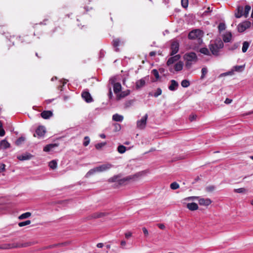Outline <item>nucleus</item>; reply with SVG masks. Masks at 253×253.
Here are the masks:
<instances>
[{
  "label": "nucleus",
  "instance_id": "bb28decb",
  "mask_svg": "<svg viewBox=\"0 0 253 253\" xmlns=\"http://www.w3.org/2000/svg\"><path fill=\"white\" fill-rule=\"evenodd\" d=\"M250 45V43L247 42L245 41L243 43V46H242V52L245 53L246 52Z\"/></svg>",
  "mask_w": 253,
  "mask_h": 253
},
{
  "label": "nucleus",
  "instance_id": "9b49d317",
  "mask_svg": "<svg viewBox=\"0 0 253 253\" xmlns=\"http://www.w3.org/2000/svg\"><path fill=\"white\" fill-rule=\"evenodd\" d=\"M181 58V55L180 54H176L172 56L171 57H169L167 62V65L169 67H171V66H172V64L175 63V62L178 61Z\"/></svg>",
  "mask_w": 253,
  "mask_h": 253
},
{
  "label": "nucleus",
  "instance_id": "13d9d810",
  "mask_svg": "<svg viewBox=\"0 0 253 253\" xmlns=\"http://www.w3.org/2000/svg\"><path fill=\"white\" fill-rule=\"evenodd\" d=\"M232 99L227 98L225 99V101H224V103H225V104H228L231 103L232 102Z\"/></svg>",
  "mask_w": 253,
  "mask_h": 253
},
{
  "label": "nucleus",
  "instance_id": "f257e3e1",
  "mask_svg": "<svg viewBox=\"0 0 253 253\" xmlns=\"http://www.w3.org/2000/svg\"><path fill=\"white\" fill-rule=\"evenodd\" d=\"M183 59L185 61V68L187 69H190L192 65L196 63L198 60V57L194 52L186 53L183 55Z\"/></svg>",
  "mask_w": 253,
  "mask_h": 253
},
{
  "label": "nucleus",
  "instance_id": "603ef678",
  "mask_svg": "<svg viewBox=\"0 0 253 253\" xmlns=\"http://www.w3.org/2000/svg\"><path fill=\"white\" fill-rule=\"evenodd\" d=\"M212 11V10L210 9V7H208L206 10H205L203 12V15L204 16H207L209 13H211Z\"/></svg>",
  "mask_w": 253,
  "mask_h": 253
},
{
  "label": "nucleus",
  "instance_id": "a19ab883",
  "mask_svg": "<svg viewBox=\"0 0 253 253\" xmlns=\"http://www.w3.org/2000/svg\"><path fill=\"white\" fill-rule=\"evenodd\" d=\"M226 26L224 23H220L218 26L219 31L221 32L225 29Z\"/></svg>",
  "mask_w": 253,
  "mask_h": 253
},
{
  "label": "nucleus",
  "instance_id": "58836bf2",
  "mask_svg": "<svg viewBox=\"0 0 253 253\" xmlns=\"http://www.w3.org/2000/svg\"><path fill=\"white\" fill-rule=\"evenodd\" d=\"M31 223V221L30 220H27L25 221L21 222L18 223V225L19 227H23L26 225H28Z\"/></svg>",
  "mask_w": 253,
  "mask_h": 253
},
{
  "label": "nucleus",
  "instance_id": "473e14b6",
  "mask_svg": "<svg viewBox=\"0 0 253 253\" xmlns=\"http://www.w3.org/2000/svg\"><path fill=\"white\" fill-rule=\"evenodd\" d=\"M202 75L200 79L203 80L205 78V76L208 73V69L206 67H203L201 70Z\"/></svg>",
  "mask_w": 253,
  "mask_h": 253
},
{
  "label": "nucleus",
  "instance_id": "6e6d98bb",
  "mask_svg": "<svg viewBox=\"0 0 253 253\" xmlns=\"http://www.w3.org/2000/svg\"><path fill=\"white\" fill-rule=\"evenodd\" d=\"M130 92L129 90H127L124 92L122 93L121 96L122 97H125L129 94Z\"/></svg>",
  "mask_w": 253,
  "mask_h": 253
},
{
  "label": "nucleus",
  "instance_id": "680f3d73",
  "mask_svg": "<svg viewBox=\"0 0 253 253\" xmlns=\"http://www.w3.org/2000/svg\"><path fill=\"white\" fill-rule=\"evenodd\" d=\"M197 198H198V197L192 196V197H189L187 198L186 199L189 200H194V199H196Z\"/></svg>",
  "mask_w": 253,
  "mask_h": 253
},
{
  "label": "nucleus",
  "instance_id": "0e129e2a",
  "mask_svg": "<svg viewBox=\"0 0 253 253\" xmlns=\"http://www.w3.org/2000/svg\"><path fill=\"white\" fill-rule=\"evenodd\" d=\"M165 228V226L163 224H159V229H164Z\"/></svg>",
  "mask_w": 253,
  "mask_h": 253
},
{
  "label": "nucleus",
  "instance_id": "aec40b11",
  "mask_svg": "<svg viewBox=\"0 0 253 253\" xmlns=\"http://www.w3.org/2000/svg\"><path fill=\"white\" fill-rule=\"evenodd\" d=\"M187 208L191 211L197 210L198 209V206L196 203H188Z\"/></svg>",
  "mask_w": 253,
  "mask_h": 253
},
{
  "label": "nucleus",
  "instance_id": "7c9ffc66",
  "mask_svg": "<svg viewBox=\"0 0 253 253\" xmlns=\"http://www.w3.org/2000/svg\"><path fill=\"white\" fill-rule=\"evenodd\" d=\"M239 46H240V43L239 42H236V43H234L232 45L229 46L228 49L229 50L233 51V50L236 49L237 48H238V47Z\"/></svg>",
  "mask_w": 253,
  "mask_h": 253
},
{
  "label": "nucleus",
  "instance_id": "7ed1b4c3",
  "mask_svg": "<svg viewBox=\"0 0 253 253\" xmlns=\"http://www.w3.org/2000/svg\"><path fill=\"white\" fill-rule=\"evenodd\" d=\"M251 9V7L249 5H246L245 8L243 6L238 5L236 10V12L235 13V17L240 18L243 16L245 18L248 17Z\"/></svg>",
  "mask_w": 253,
  "mask_h": 253
},
{
  "label": "nucleus",
  "instance_id": "4468645a",
  "mask_svg": "<svg viewBox=\"0 0 253 253\" xmlns=\"http://www.w3.org/2000/svg\"><path fill=\"white\" fill-rule=\"evenodd\" d=\"M83 98L87 103L93 101V99L90 94L88 91H83L82 93Z\"/></svg>",
  "mask_w": 253,
  "mask_h": 253
},
{
  "label": "nucleus",
  "instance_id": "864d4df0",
  "mask_svg": "<svg viewBox=\"0 0 253 253\" xmlns=\"http://www.w3.org/2000/svg\"><path fill=\"white\" fill-rule=\"evenodd\" d=\"M63 244H64L63 243L61 244H54V245H51V246H48V247H46V249L53 248H54V247H57V246H59L62 245Z\"/></svg>",
  "mask_w": 253,
  "mask_h": 253
},
{
  "label": "nucleus",
  "instance_id": "20e7f679",
  "mask_svg": "<svg viewBox=\"0 0 253 253\" xmlns=\"http://www.w3.org/2000/svg\"><path fill=\"white\" fill-rule=\"evenodd\" d=\"M202 31L199 29H195L192 30L190 32H189L188 37L189 39L190 40H194L196 39H198L199 43L202 42V40L201 39L200 37L201 35Z\"/></svg>",
  "mask_w": 253,
  "mask_h": 253
},
{
  "label": "nucleus",
  "instance_id": "c9c22d12",
  "mask_svg": "<svg viewBox=\"0 0 253 253\" xmlns=\"http://www.w3.org/2000/svg\"><path fill=\"white\" fill-rule=\"evenodd\" d=\"M54 146L55 145L52 144L47 145L44 147L43 151L45 152H49L51 149L54 148Z\"/></svg>",
  "mask_w": 253,
  "mask_h": 253
},
{
  "label": "nucleus",
  "instance_id": "6ab92c4d",
  "mask_svg": "<svg viewBox=\"0 0 253 253\" xmlns=\"http://www.w3.org/2000/svg\"><path fill=\"white\" fill-rule=\"evenodd\" d=\"M32 157V155L31 154L26 153L18 156L17 158L20 161H25L30 159Z\"/></svg>",
  "mask_w": 253,
  "mask_h": 253
},
{
  "label": "nucleus",
  "instance_id": "72a5a7b5",
  "mask_svg": "<svg viewBox=\"0 0 253 253\" xmlns=\"http://www.w3.org/2000/svg\"><path fill=\"white\" fill-rule=\"evenodd\" d=\"M96 172H98V171H97V168L96 167L94 168L93 169H90L86 173V176H89L91 175H92L94 174Z\"/></svg>",
  "mask_w": 253,
  "mask_h": 253
},
{
  "label": "nucleus",
  "instance_id": "b1692460",
  "mask_svg": "<svg viewBox=\"0 0 253 253\" xmlns=\"http://www.w3.org/2000/svg\"><path fill=\"white\" fill-rule=\"evenodd\" d=\"M199 51L205 55H208V56H211V51L210 50H209V49L207 47H202V48H201L199 50Z\"/></svg>",
  "mask_w": 253,
  "mask_h": 253
},
{
  "label": "nucleus",
  "instance_id": "052dcab7",
  "mask_svg": "<svg viewBox=\"0 0 253 253\" xmlns=\"http://www.w3.org/2000/svg\"><path fill=\"white\" fill-rule=\"evenodd\" d=\"M126 242L125 241L123 240L121 242V245L122 246V249H125L124 247L126 246Z\"/></svg>",
  "mask_w": 253,
  "mask_h": 253
},
{
  "label": "nucleus",
  "instance_id": "774afa93",
  "mask_svg": "<svg viewBox=\"0 0 253 253\" xmlns=\"http://www.w3.org/2000/svg\"><path fill=\"white\" fill-rule=\"evenodd\" d=\"M100 137L102 138H105L106 137V135L104 134H101L100 135Z\"/></svg>",
  "mask_w": 253,
  "mask_h": 253
},
{
  "label": "nucleus",
  "instance_id": "49530a36",
  "mask_svg": "<svg viewBox=\"0 0 253 253\" xmlns=\"http://www.w3.org/2000/svg\"><path fill=\"white\" fill-rule=\"evenodd\" d=\"M105 215L104 213L103 212H99V213H96L94 214L93 217L94 218H99L101 217H102Z\"/></svg>",
  "mask_w": 253,
  "mask_h": 253
},
{
  "label": "nucleus",
  "instance_id": "f3484780",
  "mask_svg": "<svg viewBox=\"0 0 253 253\" xmlns=\"http://www.w3.org/2000/svg\"><path fill=\"white\" fill-rule=\"evenodd\" d=\"M211 203V201L209 198H200L199 204L201 206H208Z\"/></svg>",
  "mask_w": 253,
  "mask_h": 253
},
{
  "label": "nucleus",
  "instance_id": "a211bd4d",
  "mask_svg": "<svg viewBox=\"0 0 253 253\" xmlns=\"http://www.w3.org/2000/svg\"><path fill=\"white\" fill-rule=\"evenodd\" d=\"M41 117L44 119H48L52 116L51 111H44L41 114Z\"/></svg>",
  "mask_w": 253,
  "mask_h": 253
},
{
  "label": "nucleus",
  "instance_id": "c03bdc74",
  "mask_svg": "<svg viewBox=\"0 0 253 253\" xmlns=\"http://www.w3.org/2000/svg\"><path fill=\"white\" fill-rule=\"evenodd\" d=\"M25 141V138L23 137H19L16 141V144L17 145H20L22 142Z\"/></svg>",
  "mask_w": 253,
  "mask_h": 253
},
{
  "label": "nucleus",
  "instance_id": "4d7b16f0",
  "mask_svg": "<svg viewBox=\"0 0 253 253\" xmlns=\"http://www.w3.org/2000/svg\"><path fill=\"white\" fill-rule=\"evenodd\" d=\"M233 73V71H228V72H225V73H224L223 74H222L221 75V76H227V75H232Z\"/></svg>",
  "mask_w": 253,
  "mask_h": 253
},
{
  "label": "nucleus",
  "instance_id": "423d86ee",
  "mask_svg": "<svg viewBox=\"0 0 253 253\" xmlns=\"http://www.w3.org/2000/svg\"><path fill=\"white\" fill-rule=\"evenodd\" d=\"M183 65V62L181 61H179L173 66L172 65L169 67V70L171 73H174V71L179 72L182 70Z\"/></svg>",
  "mask_w": 253,
  "mask_h": 253
},
{
  "label": "nucleus",
  "instance_id": "e433bc0d",
  "mask_svg": "<svg viewBox=\"0 0 253 253\" xmlns=\"http://www.w3.org/2000/svg\"><path fill=\"white\" fill-rule=\"evenodd\" d=\"M170 187L172 190H176L179 188V185L176 182H173L170 184Z\"/></svg>",
  "mask_w": 253,
  "mask_h": 253
},
{
  "label": "nucleus",
  "instance_id": "ddd939ff",
  "mask_svg": "<svg viewBox=\"0 0 253 253\" xmlns=\"http://www.w3.org/2000/svg\"><path fill=\"white\" fill-rule=\"evenodd\" d=\"M45 132V127L43 126H40L37 128L34 136H38L39 138L42 137L44 135Z\"/></svg>",
  "mask_w": 253,
  "mask_h": 253
},
{
  "label": "nucleus",
  "instance_id": "9d476101",
  "mask_svg": "<svg viewBox=\"0 0 253 253\" xmlns=\"http://www.w3.org/2000/svg\"><path fill=\"white\" fill-rule=\"evenodd\" d=\"M113 166L109 163L101 165L98 167H96L97 171L98 172H104L108 170L111 168H113Z\"/></svg>",
  "mask_w": 253,
  "mask_h": 253
},
{
  "label": "nucleus",
  "instance_id": "4c0bfd02",
  "mask_svg": "<svg viewBox=\"0 0 253 253\" xmlns=\"http://www.w3.org/2000/svg\"><path fill=\"white\" fill-rule=\"evenodd\" d=\"M234 192L236 193H244L246 192V189L245 188L234 189Z\"/></svg>",
  "mask_w": 253,
  "mask_h": 253
},
{
  "label": "nucleus",
  "instance_id": "a18cd8bd",
  "mask_svg": "<svg viewBox=\"0 0 253 253\" xmlns=\"http://www.w3.org/2000/svg\"><path fill=\"white\" fill-rule=\"evenodd\" d=\"M4 134H5V131L2 128V123L0 121V136H3L4 135Z\"/></svg>",
  "mask_w": 253,
  "mask_h": 253
},
{
  "label": "nucleus",
  "instance_id": "f704fd0d",
  "mask_svg": "<svg viewBox=\"0 0 253 253\" xmlns=\"http://www.w3.org/2000/svg\"><path fill=\"white\" fill-rule=\"evenodd\" d=\"M57 162L55 160H52L49 163V167L52 169H55L57 167Z\"/></svg>",
  "mask_w": 253,
  "mask_h": 253
},
{
  "label": "nucleus",
  "instance_id": "8fccbe9b",
  "mask_svg": "<svg viewBox=\"0 0 253 253\" xmlns=\"http://www.w3.org/2000/svg\"><path fill=\"white\" fill-rule=\"evenodd\" d=\"M152 73L154 74L155 76L156 79L157 80L158 79V71L156 69H153L152 71Z\"/></svg>",
  "mask_w": 253,
  "mask_h": 253
},
{
  "label": "nucleus",
  "instance_id": "338daca9",
  "mask_svg": "<svg viewBox=\"0 0 253 253\" xmlns=\"http://www.w3.org/2000/svg\"><path fill=\"white\" fill-rule=\"evenodd\" d=\"M169 0H163V2L165 4H168L169 3Z\"/></svg>",
  "mask_w": 253,
  "mask_h": 253
},
{
  "label": "nucleus",
  "instance_id": "69168bd1",
  "mask_svg": "<svg viewBox=\"0 0 253 253\" xmlns=\"http://www.w3.org/2000/svg\"><path fill=\"white\" fill-rule=\"evenodd\" d=\"M156 52L155 51H151L150 52L149 55L150 56H154L156 55Z\"/></svg>",
  "mask_w": 253,
  "mask_h": 253
},
{
  "label": "nucleus",
  "instance_id": "dca6fc26",
  "mask_svg": "<svg viewBox=\"0 0 253 253\" xmlns=\"http://www.w3.org/2000/svg\"><path fill=\"white\" fill-rule=\"evenodd\" d=\"M146 80H148V77H144L138 80L136 82V87L137 88H140L144 86L145 84V82Z\"/></svg>",
  "mask_w": 253,
  "mask_h": 253
},
{
  "label": "nucleus",
  "instance_id": "0eeeda50",
  "mask_svg": "<svg viewBox=\"0 0 253 253\" xmlns=\"http://www.w3.org/2000/svg\"><path fill=\"white\" fill-rule=\"evenodd\" d=\"M251 25V22L249 21H245L240 23L237 26L238 31L240 33L244 32L247 29L250 27Z\"/></svg>",
  "mask_w": 253,
  "mask_h": 253
},
{
  "label": "nucleus",
  "instance_id": "5fc2aeb1",
  "mask_svg": "<svg viewBox=\"0 0 253 253\" xmlns=\"http://www.w3.org/2000/svg\"><path fill=\"white\" fill-rule=\"evenodd\" d=\"M125 237L128 239L132 236V233L131 232H127L125 234Z\"/></svg>",
  "mask_w": 253,
  "mask_h": 253
},
{
  "label": "nucleus",
  "instance_id": "f8f14e48",
  "mask_svg": "<svg viewBox=\"0 0 253 253\" xmlns=\"http://www.w3.org/2000/svg\"><path fill=\"white\" fill-rule=\"evenodd\" d=\"M120 177V176L119 175H114V176L110 178L108 180V181L110 182H114L117 181H119L120 184H123L125 181L129 180L130 178L129 177L124 178L123 179H121V180H119V178Z\"/></svg>",
  "mask_w": 253,
  "mask_h": 253
},
{
  "label": "nucleus",
  "instance_id": "a878e982",
  "mask_svg": "<svg viewBox=\"0 0 253 253\" xmlns=\"http://www.w3.org/2000/svg\"><path fill=\"white\" fill-rule=\"evenodd\" d=\"M120 42V41L119 39H115L113 41V45L116 48L115 51L117 52L119 51V48L118 46L119 45Z\"/></svg>",
  "mask_w": 253,
  "mask_h": 253
},
{
  "label": "nucleus",
  "instance_id": "79ce46f5",
  "mask_svg": "<svg viewBox=\"0 0 253 253\" xmlns=\"http://www.w3.org/2000/svg\"><path fill=\"white\" fill-rule=\"evenodd\" d=\"M106 144V142L99 143L95 145V147L97 149H100Z\"/></svg>",
  "mask_w": 253,
  "mask_h": 253
},
{
  "label": "nucleus",
  "instance_id": "cd10ccee",
  "mask_svg": "<svg viewBox=\"0 0 253 253\" xmlns=\"http://www.w3.org/2000/svg\"><path fill=\"white\" fill-rule=\"evenodd\" d=\"M234 71L236 72H242L245 68V65H236L233 67Z\"/></svg>",
  "mask_w": 253,
  "mask_h": 253
},
{
  "label": "nucleus",
  "instance_id": "412c9836",
  "mask_svg": "<svg viewBox=\"0 0 253 253\" xmlns=\"http://www.w3.org/2000/svg\"><path fill=\"white\" fill-rule=\"evenodd\" d=\"M122 89V85L120 83H116L113 85V90L115 93H118L120 92Z\"/></svg>",
  "mask_w": 253,
  "mask_h": 253
},
{
  "label": "nucleus",
  "instance_id": "3c124183",
  "mask_svg": "<svg viewBox=\"0 0 253 253\" xmlns=\"http://www.w3.org/2000/svg\"><path fill=\"white\" fill-rule=\"evenodd\" d=\"M5 165L3 164H0V172H2L5 170Z\"/></svg>",
  "mask_w": 253,
  "mask_h": 253
},
{
  "label": "nucleus",
  "instance_id": "c85d7f7f",
  "mask_svg": "<svg viewBox=\"0 0 253 253\" xmlns=\"http://www.w3.org/2000/svg\"><path fill=\"white\" fill-rule=\"evenodd\" d=\"M31 215V213L30 212H27L21 214L19 216V219H24L29 217Z\"/></svg>",
  "mask_w": 253,
  "mask_h": 253
},
{
  "label": "nucleus",
  "instance_id": "bf43d9fd",
  "mask_svg": "<svg viewBox=\"0 0 253 253\" xmlns=\"http://www.w3.org/2000/svg\"><path fill=\"white\" fill-rule=\"evenodd\" d=\"M142 231L145 236H147L148 235V231L145 227H143L142 228Z\"/></svg>",
  "mask_w": 253,
  "mask_h": 253
},
{
  "label": "nucleus",
  "instance_id": "2eb2a0df",
  "mask_svg": "<svg viewBox=\"0 0 253 253\" xmlns=\"http://www.w3.org/2000/svg\"><path fill=\"white\" fill-rule=\"evenodd\" d=\"M170 84L168 88L170 91H175L177 89L179 84L178 83L174 80H171L170 81Z\"/></svg>",
  "mask_w": 253,
  "mask_h": 253
},
{
  "label": "nucleus",
  "instance_id": "c756f323",
  "mask_svg": "<svg viewBox=\"0 0 253 253\" xmlns=\"http://www.w3.org/2000/svg\"><path fill=\"white\" fill-rule=\"evenodd\" d=\"M117 151L120 154L124 153L126 151V147L124 145H121L118 147Z\"/></svg>",
  "mask_w": 253,
  "mask_h": 253
},
{
  "label": "nucleus",
  "instance_id": "37998d69",
  "mask_svg": "<svg viewBox=\"0 0 253 253\" xmlns=\"http://www.w3.org/2000/svg\"><path fill=\"white\" fill-rule=\"evenodd\" d=\"M181 5L184 8H187L188 5V0H181Z\"/></svg>",
  "mask_w": 253,
  "mask_h": 253
},
{
  "label": "nucleus",
  "instance_id": "393cba45",
  "mask_svg": "<svg viewBox=\"0 0 253 253\" xmlns=\"http://www.w3.org/2000/svg\"><path fill=\"white\" fill-rule=\"evenodd\" d=\"M0 146L3 149H6L10 147V144L5 139H4L0 141Z\"/></svg>",
  "mask_w": 253,
  "mask_h": 253
},
{
  "label": "nucleus",
  "instance_id": "e2e57ef3",
  "mask_svg": "<svg viewBox=\"0 0 253 253\" xmlns=\"http://www.w3.org/2000/svg\"><path fill=\"white\" fill-rule=\"evenodd\" d=\"M103 244L102 243H99L97 244V247L98 248H102L103 247Z\"/></svg>",
  "mask_w": 253,
  "mask_h": 253
},
{
  "label": "nucleus",
  "instance_id": "ea45409f",
  "mask_svg": "<svg viewBox=\"0 0 253 253\" xmlns=\"http://www.w3.org/2000/svg\"><path fill=\"white\" fill-rule=\"evenodd\" d=\"M90 142V138L88 136H85L84 138V141L83 142V145L84 146H87Z\"/></svg>",
  "mask_w": 253,
  "mask_h": 253
},
{
  "label": "nucleus",
  "instance_id": "5701e85b",
  "mask_svg": "<svg viewBox=\"0 0 253 253\" xmlns=\"http://www.w3.org/2000/svg\"><path fill=\"white\" fill-rule=\"evenodd\" d=\"M124 117L122 115L118 114H115L113 116L112 119L116 122H122Z\"/></svg>",
  "mask_w": 253,
  "mask_h": 253
},
{
  "label": "nucleus",
  "instance_id": "39448f33",
  "mask_svg": "<svg viewBox=\"0 0 253 253\" xmlns=\"http://www.w3.org/2000/svg\"><path fill=\"white\" fill-rule=\"evenodd\" d=\"M148 115L145 114L141 119L136 122L137 128L139 129H144L146 126Z\"/></svg>",
  "mask_w": 253,
  "mask_h": 253
},
{
  "label": "nucleus",
  "instance_id": "2f4dec72",
  "mask_svg": "<svg viewBox=\"0 0 253 253\" xmlns=\"http://www.w3.org/2000/svg\"><path fill=\"white\" fill-rule=\"evenodd\" d=\"M190 84V82L187 80H183L181 83V85L183 87H188Z\"/></svg>",
  "mask_w": 253,
  "mask_h": 253
},
{
  "label": "nucleus",
  "instance_id": "1a4fd4ad",
  "mask_svg": "<svg viewBox=\"0 0 253 253\" xmlns=\"http://www.w3.org/2000/svg\"><path fill=\"white\" fill-rule=\"evenodd\" d=\"M29 245L28 243H25L24 244H18V243H14L12 244H6L4 246L1 247V249H11L14 248H21V247H26L28 246Z\"/></svg>",
  "mask_w": 253,
  "mask_h": 253
},
{
  "label": "nucleus",
  "instance_id": "f03ea898",
  "mask_svg": "<svg viewBox=\"0 0 253 253\" xmlns=\"http://www.w3.org/2000/svg\"><path fill=\"white\" fill-rule=\"evenodd\" d=\"M224 47L223 41L220 39H216L213 43H210L209 48L212 55L218 56L220 49Z\"/></svg>",
  "mask_w": 253,
  "mask_h": 253
},
{
  "label": "nucleus",
  "instance_id": "de8ad7c7",
  "mask_svg": "<svg viewBox=\"0 0 253 253\" xmlns=\"http://www.w3.org/2000/svg\"><path fill=\"white\" fill-rule=\"evenodd\" d=\"M197 115L195 114H191L189 116V119L190 122H193V121H195L196 119Z\"/></svg>",
  "mask_w": 253,
  "mask_h": 253
},
{
  "label": "nucleus",
  "instance_id": "6e6552de",
  "mask_svg": "<svg viewBox=\"0 0 253 253\" xmlns=\"http://www.w3.org/2000/svg\"><path fill=\"white\" fill-rule=\"evenodd\" d=\"M179 48V43L178 41H173L170 46V52L169 55L170 56H173L176 54L178 51Z\"/></svg>",
  "mask_w": 253,
  "mask_h": 253
},
{
  "label": "nucleus",
  "instance_id": "09e8293b",
  "mask_svg": "<svg viewBox=\"0 0 253 253\" xmlns=\"http://www.w3.org/2000/svg\"><path fill=\"white\" fill-rule=\"evenodd\" d=\"M215 189V187L213 185L209 186L206 187V190L208 192H212Z\"/></svg>",
  "mask_w": 253,
  "mask_h": 253
},
{
  "label": "nucleus",
  "instance_id": "4be33fe9",
  "mask_svg": "<svg viewBox=\"0 0 253 253\" xmlns=\"http://www.w3.org/2000/svg\"><path fill=\"white\" fill-rule=\"evenodd\" d=\"M232 38V34L231 32H228L226 34L224 35L223 36V42L226 43L230 42Z\"/></svg>",
  "mask_w": 253,
  "mask_h": 253
}]
</instances>
